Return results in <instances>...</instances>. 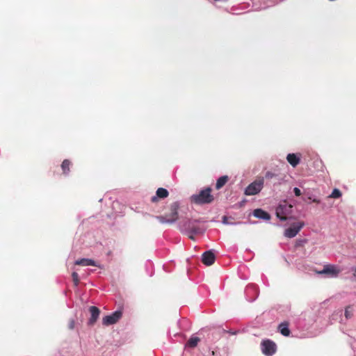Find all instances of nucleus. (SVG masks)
<instances>
[{
  "mask_svg": "<svg viewBox=\"0 0 356 356\" xmlns=\"http://www.w3.org/2000/svg\"><path fill=\"white\" fill-rule=\"evenodd\" d=\"M200 220L196 219H184L179 222V229L181 232L186 234L188 237L194 240V236L202 234L204 232L205 229L198 225Z\"/></svg>",
  "mask_w": 356,
  "mask_h": 356,
  "instance_id": "obj_1",
  "label": "nucleus"
},
{
  "mask_svg": "<svg viewBox=\"0 0 356 356\" xmlns=\"http://www.w3.org/2000/svg\"><path fill=\"white\" fill-rule=\"evenodd\" d=\"M211 188H205L197 194H193L191 197V201L196 204L202 205L210 204L213 201V196L211 194Z\"/></svg>",
  "mask_w": 356,
  "mask_h": 356,
  "instance_id": "obj_2",
  "label": "nucleus"
},
{
  "mask_svg": "<svg viewBox=\"0 0 356 356\" xmlns=\"http://www.w3.org/2000/svg\"><path fill=\"white\" fill-rule=\"evenodd\" d=\"M292 205L288 204L286 201L279 204L276 207L275 214L277 218L281 221L286 220V216L292 212Z\"/></svg>",
  "mask_w": 356,
  "mask_h": 356,
  "instance_id": "obj_3",
  "label": "nucleus"
},
{
  "mask_svg": "<svg viewBox=\"0 0 356 356\" xmlns=\"http://www.w3.org/2000/svg\"><path fill=\"white\" fill-rule=\"evenodd\" d=\"M264 177L250 184L245 189L246 195H254L259 193L264 186Z\"/></svg>",
  "mask_w": 356,
  "mask_h": 356,
  "instance_id": "obj_4",
  "label": "nucleus"
},
{
  "mask_svg": "<svg viewBox=\"0 0 356 356\" xmlns=\"http://www.w3.org/2000/svg\"><path fill=\"white\" fill-rule=\"evenodd\" d=\"M262 353L266 356H273L277 350L276 343L270 339H264L261 343Z\"/></svg>",
  "mask_w": 356,
  "mask_h": 356,
  "instance_id": "obj_5",
  "label": "nucleus"
},
{
  "mask_svg": "<svg viewBox=\"0 0 356 356\" xmlns=\"http://www.w3.org/2000/svg\"><path fill=\"white\" fill-rule=\"evenodd\" d=\"M304 226V222H293L290 227L285 229L284 236L289 238H293L299 233Z\"/></svg>",
  "mask_w": 356,
  "mask_h": 356,
  "instance_id": "obj_6",
  "label": "nucleus"
},
{
  "mask_svg": "<svg viewBox=\"0 0 356 356\" xmlns=\"http://www.w3.org/2000/svg\"><path fill=\"white\" fill-rule=\"evenodd\" d=\"M122 316V312L117 310L109 315L105 316L102 318V324L106 326L113 325L121 318Z\"/></svg>",
  "mask_w": 356,
  "mask_h": 356,
  "instance_id": "obj_7",
  "label": "nucleus"
},
{
  "mask_svg": "<svg viewBox=\"0 0 356 356\" xmlns=\"http://www.w3.org/2000/svg\"><path fill=\"white\" fill-rule=\"evenodd\" d=\"M245 294L248 302L254 301L258 297V289L254 284H249L245 289Z\"/></svg>",
  "mask_w": 356,
  "mask_h": 356,
  "instance_id": "obj_8",
  "label": "nucleus"
},
{
  "mask_svg": "<svg viewBox=\"0 0 356 356\" xmlns=\"http://www.w3.org/2000/svg\"><path fill=\"white\" fill-rule=\"evenodd\" d=\"M89 312L90 313V318L88 319V325L91 326L93 325L99 318L100 310L95 306H90L89 307Z\"/></svg>",
  "mask_w": 356,
  "mask_h": 356,
  "instance_id": "obj_9",
  "label": "nucleus"
},
{
  "mask_svg": "<svg viewBox=\"0 0 356 356\" xmlns=\"http://www.w3.org/2000/svg\"><path fill=\"white\" fill-rule=\"evenodd\" d=\"M317 273L318 274H327L330 277H337L339 273V270L333 265H325L322 270Z\"/></svg>",
  "mask_w": 356,
  "mask_h": 356,
  "instance_id": "obj_10",
  "label": "nucleus"
},
{
  "mask_svg": "<svg viewBox=\"0 0 356 356\" xmlns=\"http://www.w3.org/2000/svg\"><path fill=\"white\" fill-rule=\"evenodd\" d=\"M215 254L212 250L204 252L202 255V261L206 266H211L215 261Z\"/></svg>",
  "mask_w": 356,
  "mask_h": 356,
  "instance_id": "obj_11",
  "label": "nucleus"
},
{
  "mask_svg": "<svg viewBox=\"0 0 356 356\" xmlns=\"http://www.w3.org/2000/svg\"><path fill=\"white\" fill-rule=\"evenodd\" d=\"M254 217L259 219L269 220L270 219V215L262 209H256L253 211Z\"/></svg>",
  "mask_w": 356,
  "mask_h": 356,
  "instance_id": "obj_12",
  "label": "nucleus"
},
{
  "mask_svg": "<svg viewBox=\"0 0 356 356\" xmlns=\"http://www.w3.org/2000/svg\"><path fill=\"white\" fill-rule=\"evenodd\" d=\"M168 191L164 188H159L156 192V195L152 196L151 201L152 202H156L158 198H165L168 196Z\"/></svg>",
  "mask_w": 356,
  "mask_h": 356,
  "instance_id": "obj_13",
  "label": "nucleus"
},
{
  "mask_svg": "<svg viewBox=\"0 0 356 356\" xmlns=\"http://www.w3.org/2000/svg\"><path fill=\"white\" fill-rule=\"evenodd\" d=\"M75 265L82 266H97V263L95 260L92 259H88V258H82L80 259H77L74 261Z\"/></svg>",
  "mask_w": 356,
  "mask_h": 356,
  "instance_id": "obj_14",
  "label": "nucleus"
},
{
  "mask_svg": "<svg viewBox=\"0 0 356 356\" xmlns=\"http://www.w3.org/2000/svg\"><path fill=\"white\" fill-rule=\"evenodd\" d=\"M278 331L284 337H289L291 331L289 329V323L287 321L282 322L277 327Z\"/></svg>",
  "mask_w": 356,
  "mask_h": 356,
  "instance_id": "obj_15",
  "label": "nucleus"
},
{
  "mask_svg": "<svg viewBox=\"0 0 356 356\" xmlns=\"http://www.w3.org/2000/svg\"><path fill=\"white\" fill-rule=\"evenodd\" d=\"M179 208V202H175L170 204V213L169 214V218H175V222L177 220V218H178Z\"/></svg>",
  "mask_w": 356,
  "mask_h": 356,
  "instance_id": "obj_16",
  "label": "nucleus"
},
{
  "mask_svg": "<svg viewBox=\"0 0 356 356\" xmlns=\"http://www.w3.org/2000/svg\"><path fill=\"white\" fill-rule=\"evenodd\" d=\"M286 160L291 165L295 168L299 164L300 158L296 154L290 153L287 154Z\"/></svg>",
  "mask_w": 356,
  "mask_h": 356,
  "instance_id": "obj_17",
  "label": "nucleus"
},
{
  "mask_svg": "<svg viewBox=\"0 0 356 356\" xmlns=\"http://www.w3.org/2000/svg\"><path fill=\"white\" fill-rule=\"evenodd\" d=\"M200 341V339L199 337L192 335L187 341L186 346L193 348L197 346Z\"/></svg>",
  "mask_w": 356,
  "mask_h": 356,
  "instance_id": "obj_18",
  "label": "nucleus"
},
{
  "mask_svg": "<svg viewBox=\"0 0 356 356\" xmlns=\"http://www.w3.org/2000/svg\"><path fill=\"white\" fill-rule=\"evenodd\" d=\"M155 218L162 224L168 223V224H173L175 222V218H166L163 216H157Z\"/></svg>",
  "mask_w": 356,
  "mask_h": 356,
  "instance_id": "obj_19",
  "label": "nucleus"
},
{
  "mask_svg": "<svg viewBox=\"0 0 356 356\" xmlns=\"http://www.w3.org/2000/svg\"><path fill=\"white\" fill-rule=\"evenodd\" d=\"M227 180H228V177L226 175L220 177L217 179V181L216 184V188L217 189L221 188L226 184Z\"/></svg>",
  "mask_w": 356,
  "mask_h": 356,
  "instance_id": "obj_20",
  "label": "nucleus"
},
{
  "mask_svg": "<svg viewBox=\"0 0 356 356\" xmlns=\"http://www.w3.org/2000/svg\"><path fill=\"white\" fill-rule=\"evenodd\" d=\"M354 313V308L352 305H348L345 308L344 315L346 318L350 319L353 317Z\"/></svg>",
  "mask_w": 356,
  "mask_h": 356,
  "instance_id": "obj_21",
  "label": "nucleus"
},
{
  "mask_svg": "<svg viewBox=\"0 0 356 356\" xmlns=\"http://www.w3.org/2000/svg\"><path fill=\"white\" fill-rule=\"evenodd\" d=\"M71 162L68 159H65L62 164L61 168L65 175H67L70 172V165Z\"/></svg>",
  "mask_w": 356,
  "mask_h": 356,
  "instance_id": "obj_22",
  "label": "nucleus"
},
{
  "mask_svg": "<svg viewBox=\"0 0 356 356\" xmlns=\"http://www.w3.org/2000/svg\"><path fill=\"white\" fill-rule=\"evenodd\" d=\"M342 195L341 192L338 188L333 189L332 193L328 196L330 198H339Z\"/></svg>",
  "mask_w": 356,
  "mask_h": 356,
  "instance_id": "obj_23",
  "label": "nucleus"
},
{
  "mask_svg": "<svg viewBox=\"0 0 356 356\" xmlns=\"http://www.w3.org/2000/svg\"><path fill=\"white\" fill-rule=\"evenodd\" d=\"M74 284L77 286L79 283V275L76 272H73L72 274Z\"/></svg>",
  "mask_w": 356,
  "mask_h": 356,
  "instance_id": "obj_24",
  "label": "nucleus"
},
{
  "mask_svg": "<svg viewBox=\"0 0 356 356\" xmlns=\"http://www.w3.org/2000/svg\"><path fill=\"white\" fill-rule=\"evenodd\" d=\"M277 177V175L275 173H273L270 171H268L265 174V178L268 179H273L274 177Z\"/></svg>",
  "mask_w": 356,
  "mask_h": 356,
  "instance_id": "obj_25",
  "label": "nucleus"
},
{
  "mask_svg": "<svg viewBox=\"0 0 356 356\" xmlns=\"http://www.w3.org/2000/svg\"><path fill=\"white\" fill-rule=\"evenodd\" d=\"M308 200L312 201V202L318 203L319 204L321 202L320 200L318 199L315 195H310L308 196Z\"/></svg>",
  "mask_w": 356,
  "mask_h": 356,
  "instance_id": "obj_26",
  "label": "nucleus"
},
{
  "mask_svg": "<svg viewBox=\"0 0 356 356\" xmlns=\"http://www.w3.org/2000/svg\"><path fill=\"white\" fill-rule=\"evenodd\" d=\"M293 191L295 194V195L296 197H299L301 195L302 193H301V191L300 190V188H297V187H294L293 189Z\"/></svg>",
  "mask_w": 356,
  "mask_h": 356,
  "instance_id": "obj_27",
  "label": "nucleus"
},
{
  "mask_svg": "<svg viewBox=\"0 0 356 356\" xmlns=\"http://www.w3.org/2000/svg\"><path fill=\"white\" fill-rule=\"evenodd\" d=\"M222 222L225 225H234V223L228 221V218L224 216L222 218Z\"/></svg>",
  "mask_w": 356,
  "mask_h": 356,
  "instance_id": "obj_28",
  "label": "nucleus"
},
{
  "mask_svg": "<svg viewBox=\"0 0 356 356\" xmlns=\"http://www.w3.org/2000/svg\"><path fill=\"white\" fill-rule=\"evenodd\" d=\"M74 325H75V321H74V319H71L70 321L69 325H68L69 329L73 330L74 328Z\"/></svg>",
  "mask_w": 356,
  "mask_h": 356,
  "instance_id": "obj_29",
  "label": "nucleus"
},
{
  "mask_svg": "<svg viewBox=\"0 0 356 356\" xmlns=\"http://www.w3.org/2000/svg\"><path fill=\"white\" fill-rule=\"evenodd\" d=\"M350 271L352 272L353 277L356 278V266H352L350 268Z\"/></svg>",
  "mask_w": 356,
  "mask_h": 356,
  "instance_id": "obj_30",
  "label": "nucleus"
},
{
  "mask_svg": "<svg viewBox=\"0 0 356 356\" xmlns=\"http://www.w3.org/2000/svg\"><path fill=\"white\" fill-rule=\"evenodd\" d=\"M305 243H307V239H302L297 242V245H302Z\"/></svg>",
  "mask_w": 356,
  "mask_h": 356,
  "instance_id": "obj_31",
  "label": "nucleus"
},
{
  "mask_svg": "<svg viewBox=\"0 0 356 356\" xmlns=\"http://www.w3.org/2000/svg\"><path fill=\"white\" fill-rule=\"evenodd\" d=\"M229 333H230L231 334H236L238 331H232V330H229L228 331Z\"/></svg>",
  "mask_w": 356,
  "mask_h": 356,
  "instance_id": "obj_32",
  "label": "nucleus"
}]
</instances>
